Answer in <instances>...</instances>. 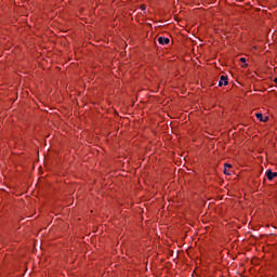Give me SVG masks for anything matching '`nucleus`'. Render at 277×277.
Instances as JSON below:
<instances>
[{
  "label": "nucleus",
  "instance_id": "0eeeda50",
  "mask_svg": "<svg viewBox=\"0 0 277 277\" xmlns=\"http://www.w3.org/2000/svg\"><path fill=\"white\" fill-rule=\"evenodd\" d=\"M225 168H227V170H228V169L233 168V166L232 164H225Z\"/></svg>",
  "mask_w": 277,
  "mask_h": 277
},
{
  "label": "nucleus",
  "instance_id": "39448f33",
  "mask_svg": "<svg viewBox=\"0 0 277 277\" xmlns=\"http://www.w3.org/2000/svg\"><path fill=\"white\" fill-rule=\"evenodd\" d=\"M224 174H227V176H229V174H230V169L225 168V169H224Z\"/></svg>",
  "mask_w": 277,
  "mask_h": 277
},
{
  "label": "nucleus",
  "instance_id": "423d86ee",
  "mask_svg": "<svg viewBox=\"0 0 277 277\" xmlns=\"http://www.w3.org/2000/svg\"><path fill=\"white\" fill-rule=\"evenodd\" d=\"M240 62H241L242 64H246V58H245V57H241V58H240Z\"/></svg>",
  "mask_w": 277,
  "mask_h": 277
},
{
  "label": "nucleus",
  "instance_id": "7ed1b4c3",
  "mask_svg": "<svg viewBox=\"0 0 277 277\" xmlns=\"http://www.w3.org/2000/svg\"><path fill=\"white\" fill-rule=\"evenodd\" d=\"M266 176H267L268 181H274V179H276V176H277V172H272V170H268L266 172Z\"/></svg>",
  "mask_w": 277,
  "mask_h": 277
},
{
  "label": "nucleus",
  "instance_id": "20e7f679",
  "mask_svg": "<svg viewBox=\"0 0 277 277\" xmlns=\"http://www.w3.org/2000/svg\"><path fill=\"white\" fill-rule=\"evenodd\" d=\"M255 116L260 122H267V120H269V117H263V114L261 113H258Z\"/></svg>",
  "mask_w": 277,
  "mask_h": 277
},
{
  "label": "nucleus",
  "instance_id": "f03ea898",
  "mask_svg": "<svg viewBox=\"0 0 277 277\" xmlns=\"http://www.w3.org/2000/svg\"><path fill=\"white\" fill-rule=\"evenodd\" d=\"M158 42L159 44H162L163 47H166V44H170V39L166 37H159Z\"/></svg>",
  "mask_w": 277,
  "mask_h": 277
},
{
  "label": "nucleus",
  "instance_id": "6e6552de",
  "mask_svg": "<svg viewBox=\"0 0 277 277\" xmlns=\"http://www.w3.org/2000/svg\"><path fill=\"white\" fill-rule=\"evenodd\" d=\"M141 10H146V5H142V6H141Z\"/></svg>",
  "mask_w": 277,
  "mask_h": 277
},
{
  "label": "nucleus",
  "instance_id": "f257e3e1",
  "mask_svg": "<svg viewBox=\"0 0 277 277\" xmlns=\"http://www.w3.org/2000/svg\"><path fill=\"white\" fill-rule=\"evenodd\" d=\"M219 85H220V88H222V85H228V77L221 76L220 81H219Z\"/></svg>",
  "mask_w": 277,
  "mask_h": 277
}]
</instances>
